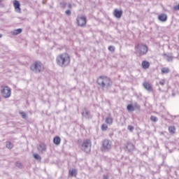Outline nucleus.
<instances>
[{
	"label": "nucleus",
	"mask_w": 179,
	"mask_h": 179,
	"mask_svg": "<svg viewBox=\"0 0 179 179\" xmlns=\"http://www.w3.org/2000/svg\"><path fill=\"white\" fill-rule=\"evenodd\" d=\"M142 68L143 69H149L150 66V63L146 60H144L142 62Z\"/></svg>",
	"instance_id": "obj_16"
},
{
	"label": "nucleus",
	"mask_w": 179,
	"mask_h": 179,
	"mask_svg": "<svg viewBox=\"0 0 179 179\" xmlns=\"http://www.w3.org/2000/svg\"><path fill=\"white\" fill-rule=\"evenodd\" d=\"M135 54H137L139 57H143L146 55L149 51V48L148 45L143 43H137L134 47Z\"/></svg>",
	"instance_id": "obj_4"
},
{
	"label": "nucleus",
	"mask_w": 179,
	"mask_h": 179,
	"mask_svg": "<svg viewBox=\"0 0 179 179\" xmlns=\"http://www.w3.org/2000/svg\"><path fill=\"white\" fill-rule=\"evenodd\" d=\"M53 143H55V145H57V146L59 145H61V138L59 136H55L53 138Z\"/></svg>",
	"instance_id": "obj_19"
},
{
	"label": "nucleus",
	"mask_w": 179,
	"mask_h": 179,
	"mask_svg": "<svg viewBox=\"0 0 179 179\" xmlns=\"http://www.w3.org/2000/svg\"><path fill=\"white\" fill-rule=\"evenodd\" d=\"M37 149L39 153H45L47 152V145L44 143H41L38 145Z\"/></svg>",
	"instance_id": "obj_9"
},
{
	"label": "nucleus",
	"mask_w": 179,
	"mask_h": 179,
	"mask_svg": "<svg viewBox=\"0 0 179 179\" xmlns=\"http://www.w3.org/2000/svg\"><path fill=\"white\" fill-rule=\"evenodd\" d=\"M14 8L17 12H20V3L17 0H15L13 2Z\"/></svg>",
	"instance_id": "obj_15"
},
{
	"label": "nucleus",
	"mask_w": 179,
	"mask_h": 179,
	"mask_svg": "<svg viewBox=\"0 0 179 179\" xmlns=\"http://www.w3.org/2000/svg\"><path fill=\"white\" fill-rule=\"evenodd\" d=\"M0 101H1V98H0Z\"/></svg>",
	"instance_id": "obj_42"
},
{
	"label": "nucleus",
	"mask_w": 179,
	"mask_h": 179,
	"mask_svg": "<svg viewBox=\"0 0 179 179\" xmlns=\"http://www.w3.org/2000/svg\"><path fill=\"white\" fill-rule=\"evenodd\" d=\"M108 50L111 52H114V51H115V47L110 45L108 47Z\"/></svg>",
	"instance_id": "obj_31"
},
{
	"label": "nucleus",
	"mask_w": 179,
	"mask_h": 179,
	"mask_svg": "<svg viewBox=\"0 0 179 179\" xmlns=\"http://www.w3.org/2000/svg\"><path fill=\"white\" fill-rule=\"evenodd\" d=\"M126 149H127L128 152H132L135 150V145H134L132 143L127 142Z\"/></svg>",
	"instance_id": "obj_14"
},
{
	"label": "nucleus",
	"mask_w": 179,
	"mask_h": 179,
	"mask_svg": "<svg viewBox=\"0 0 179 179\" xmlns=\"http://www.w3.org/2000/svg\"><path fill=\"white\" fill-rule=\"evenodd\" d=\"M83 117H85L87 120H90L92 118V114L90 112L87 110V109L84 108L82 112Z\"/></svg>",
	"instance_id": "obj_10"
},
{
	"label": "nucleus",
	"mask_w": 179,
	"mask_h": 179,
	"mask_svg": "<svg viewBox=\"0 0 179 179\" xmlns=\"http://www.w3.org/2000/svg\"><path fill=\"white\" fill-rule=\"evenodd\" d=\"M158 19L160 22H167V15L161 14L158 16Z\"/></svg>",
	"instance_id": "obj_17"
},
{
	"label": "nucleus",
	"mask_w": 179,
	"mask_h": 179,
	"mask_svg": "<svg viewBox=\"0 0 179 179\" xmlns=\"http://www.w3.org/2000/svg\"><path fill=\"white\" fill-rule=\"evenodd\" d=\"M66 15H67V16H71L72 12L71 11V10H67L65 12Z\"/></svg>",
	"instance_id": "obj_34"
},
{
	"label": "nucleus",
	"mask_w": 179,
	"mask_h": 179,
	"mask_svg": "<svg viewBox=\"0 0 179 179\" xmlns=\"http://www.w3.org/2000/svg\"><path fill=\"white\" fill-rule=\"evenodd\" d=\"M68 8H69V9H72V3H69L68 4Z\"/></svg>",
	"instance_id": "obj_38"
},
{
	"label": "nucleus",
	"mask_w": 179,
	"mask_h": 179,
	"mask_svg": "<svg viewBox=\"0 0 179 179\" xmlns=\"http://www.w3.org/2000/svg\"><path fill=\"white\" fill-rule=\"evenodd\" d=\"M127 129H128L129 131H130V132H132V131H134V129H135V127H134V126L129 125V126L127 127Z\"/></svg>",
	"instance_id": "obj_32"
},
{
	"label": "nucleus",
	"mask_w": 179,
	"mask_h": 179,
	"mask_svg": "<svg viewBox=\"0 0 179 179\" xmlns=\"http://www.w3.org/2000/svg\"><path fill=\"white\" fill-rule=\"evenodd\" d=\"M127 110L129 111H135V108H134V106H132L131 104H129L127 106Z\"/></svg>",
	"instance_id": "obj_27"
},
{
	"label": "nucleus",
	"mask_w": 179,
	"mask_h": 179,
	"mask_svg": "<svg viewBox=\"0 0 179 179\" xmlns=\"http://www.w3.org/2000/svg\"><path fill=\"white\" fill-rule=\"evenodd\" d=\"M76 23L80 27H85V26H86V23H87L86 16H78L76 18Z\"/></svg>",
	"instance_id": "obj_8"
},
{
	"label": "nucleus",
	"mask_w": 179,
	"mask_h": 179,
	"mask_svg": "<svg viewBox=\"0 0 179 179\" xmlns=\"http://www.w3.org/2000/svg\"><path fill=\"white\" fill-rule=\"evenodd\" d=\"M150 120L152 121V122H157L159 121V119L156 116H151Z\"/></svg>",
	"instance_id": "obj_29"
},
{
	"label": "nucleus",
	"mask_w": 179,
	"mask_h": 179,
	"mask_svg": "<svg viewBox=\"0 0 179 179\" xmlns=\"http://www.w3.org/2000/svg\"><path fill=\"white\" fill-rule=\"evenodd\" d=\"M134 107H136V108H141V106H139V104H138V103H134Z\"/></svg>",
	"instance_id": "obj_37"
},
{
	"label": "nucleus",
	"mask_w": 179,
	"mask_h": 179,
	"mask_svg": "<svg viewBox=\"0 0 179 179\" xmlns=\"http://www.w3.org/2000/svg\"><path fill=\"white\" fill-rule=\"evenodd\" d=\"M30 69L35 73H40V72H43V71H44V65L40 61L35 62L31 66Z\"/></svg>",
	"instance_id": "obj_5"
},
{
	"label": "nucleus",
	"mask_w": 179,
	"mask_h": 179,
	"mask_svg": "<svg viewBox=\"0 0 179 179\" xmlns=\"http://www.w3.org/2000/svg\"><path fill=\"white\" fill-rule=\"evenodd\" d=\"M101 131H107V129H108V126H107V124H103L101 125Z\"/></svg>",
	"instance_id": "obj_28"
},
{
	"label": "nucleus",
	"mask_w": 179,
	"mask_h": 179,
	"mask_svg": "<svg viewBox=\"0 0 179 179\" xmlns=\"http://www.w3.org/2000/svg\"><path fill=\"white\" fill-rule=\"evenodd\" d=\"M34 157L36 159V160H41V156L38 154H34Z\"/></svg>",
	"instance_id": "obj_30"
},
{
	"label": "nucleus",
	"mask_w": 179,
	"mask_h": 179,
	"mask_svg": "<svg viewBox=\"0 0 179 179\" xmlns=\"http://www.w3.org/2000/svg\"><path fill=\"white\" fill-rule=\"evenodd\" d=\"M6 146L8 149H13V143H12L10 141L6 142Z\"/></svg>",
	"instance_id": "obj_22"
},
{
	"label": "nucleus",
	"mask_w": 179,
	"mask_h": 179,
	"mask_svg": "<svg viewBox=\"0 0 179 179\" xmlns=\"http://www.w3.org/2000/svg\"><path fill=\"white\" fill-rule=\"evenodd\" d=\"M1 94L4 99H9L12 94V90L8 86H1Z\"/></svg>",
	"instance_id": "obj_7"
},
{
	"label": "nucleus",
	"mask_w": 179,
	"mask_h": 179,
	"mask_svg": "<svg viewBox=\"0 0 179 179\" xmlns=\"http://www.w3.org/2000/svg\"><path fill=\"white\" fill-rule=\"evenodd\" d=\"M69 175L71 176V177H73V176H75V177H76V170L73 169L71 171H69Z\"/></svg>",
	"instance_id": "obj_26"
},
{
	"label": "nucleus",
	"mask_w": 179,
	"mask_h": 179,
	"mask_svg": "<svg viewBox=\"0 0 179 179\" xmlns=\"http://www.w3.org/2000/svg\"><path fill=\"white\" fill-rule=\"evenodd\" d=\"M105 122L108 125H112L113 122H114V118L111 116V113H108V117L106 118Z\"/></svg>",
	"instance_id": "obj_13"
},
{
	"label": "nucleus",
	"mask_w": 179,
	"mask_h": 179,
	"mask_svg": "<svg viewBox=\"0 0 179 179\" xmlns=\"http://www.w3.org/2000/svg\"><path fill=\"white\" fill-rule=\"evenodd\" d=\"M122 10L115 9L113 15L115 17H117V19H121V17H122Z\"/></svg>",
	"instance_id": "obj_11"
},
{
	"label": "nucleus",
	"mask_w": 179,
	"mask_h": 179,
	"mask_svg": "<svg viewBox=\"0 0 179 179\" xmlns=\"http://www.w3.org/2000/svg\"><path fill=\"white\" fill-rule=\"evenodd\" d=\"M56 62L61 68H66L71 64V56L68 53L60 54L57 57Z\"/></svg>",
	"instance_id": "obj_1"
},
{
	"label": "nucleus",
	"mask_w": 179,
	"mask_h": 179,
	"mask_svg": "<svg viewBox=\"0 0 179 179\" xmlns=\"http://www.w3.org/2000/svg\"><path fill=\"white\" fill-rule=\"evenodd\" d=\"M15 166L17 167L18 169H23V164L20 162H15Z\"/></svg>",
	"instance_id": "obj_25"
},
{
	"label": "nucleus",
	"mask_w": 179,
	"mask_h": 179,
	"mask_svg": "<svg viewBox=\"0 0 179 179\" xmlns=\"http://www.w3.org/2000/svg\"><path fill=\"white\" fill-rule=\"evenodd\" d=\"M19 114H20L21 117L24 119V120H27V114H26V113L22 112V111H20Z\"/></svg>",
	"instance_id": "obj_24"
},
{
	"label": "nucleus",
	"mask_w": 179,
	"mask_h": 179,
	"mask_svg": "<svg viewBox=\"0 0 179 179\" xmlns=\"http://www.w3.org/2000/svg\"><path fill=\"white\" fill-rule=\"evenodd\" d=\"M111 141L105 139L102 141V146L101 147V152H110V150H111Z\"/></svg>",
	"instance_id": "obj_6"
},
{
	"label": "nucleus",
	"mask_w": 179,
	"mask_h": 179,
	"mask_svg": "<svg viewBox=\"0 0 179 179\" xmlns=\"http://www.w3.org/2000/svg\"><path fill=\"white\" fill-rule=\"evenodd\" d=\"M96 83L103 89H108L110 86H113V81L107 76L99 77Z\"/></svg>",
	"instance_id": "obj_3"
},
{
	"label": "nucleus",
	"mask_w": 179,
	"mask_h": 179,
	"mask_svg": "<svg viewBox=\"0 0 179 179\" xmlns=\"http://www.w3.org/2000/svg\"><path fill=\"white\" fill-rule=\"evenodd\" d=\"M22 31H23V29L19 28V29L13 30L11 33H12L13 36H17V34H20V33H22Z\"/></svg>",
	"instance_id": "obj_20"
},
{
	"label": "nucleus",
	"mask_w": 179,
	"mask_h": 179,
	"mask_svg": "<svg viewBox=\"0 0 179 179\" xmlns=\"http://www.w3.org/2000/svg\"><path fill=\"white\" fill-rule=\"evenodd\" d=\"M161 72L162 73V75H164V73H169L170 72V69L167 68V67H163L161 69Z\"/></svg>",
	"instance_id": "obj_21"
},
{
	"label": "nucleus",
	"mask_w": 179,
	"mask_h": 179,
	"mask_svg": "<svg viewBox=\"0 0 179 179\" xmlns=\"http://www.w3.org/2000/svg\"><path fill=\"white\" fill-rule=\"evenodd\" d=\"M103 179H108V176H107V175H103Z\"/></svg>",
	"instance_id": "obj_39"
},
{
	"label": "nucleus",
	"mask_w": 179,
	"mask_h": 179,
	"mask_svg": "<svg viewBox=\"0 0 179 179\" xmlns=\"http://www.w3.org/2000/svg\"><path fill=\"white\" fill-rule=\"evenodd\" d=\"M173 10H179V3L177 6H173Z\"/></svg>",
	"instance_id": "obj_36"
},
{
	"label": "nucleus",
	"mask_w": 179,
	"mask_h": 179,
	"mask_svg": "<svg viewBox=\"0 0 179 179\" xmlns=\"http://www.w3.org/2000/svg\"><path fill=\"white\" fill-rule=\"evenodd\" d=\"M80 142H82V139H79L78 141V146L80 150L85 152V153H90V152H92V140L86 138L81 144Z\"/></svg>",
	"instance_id": "obj_2"
},
{
	"label": "nucleus",
	"mask_w": 179,
	"mask_h": 179,
	"mask_svg": "<svg viewBox=\"0 0 179 179\" xmlns=\"http://www.w3.org/2000/svg\"><path fill=\"white\" fill-rule=\"evenodd\" d=\"M159 85H161V86H164V85L166 84V80H162L161 81H159Z\"/></svg>",
	"instance_id": "obj_35"
},
{
	"label": "nucleus",
	"mask_w": 179,
	"mask_h": 179,
	"mask_svg": "<svg viewBox=\"0 0 179 179\" xmlns=\"http://www.w3.org/2000/svg\"><path fill=\"white\" fill-rule=\"evenodd\" d=\"M60 6L62 8H66V2H65V1L60 2Z\"/></svg>",
	"instance_id": "obj_33"
},
{
	"label": "nucleus",
	"mask_w": 179,
	"mask_h": 179,
	"mask_svg": "<svg viewBox=\"0 0 179 179\" xmlns=\"http://www.w3.org/2000/svg\"><path fill=\"white\" fill-rule=\"evenodd\" d=\"M143 86L148 92H153V87H152V84L148 82H144L143 83Z\"/></svg>",
	"instance_id": "obj_12"
},
{
	"label": "nucleus",
	"mask_w": 179,
	"mask_h": 179,
	"mask_svg": "<svg viewBox=\"0 0 179 179\" xmlns=\"http://www.w3.org/2000/svg\"><path fill=\"white\" fill-rule=\"evenodd\" d=\"M164 59L168 62H171L173 61V59L174 58L171 55H167V54H164Z\"/></svg>",
	"instance_id": "obj_18"
},
{
	"label": "nucleus",
	"mask_w": 179,
	"mask_h": 179,
	"mask_svg": "<svg viewBox=\"0 0 179 179\" xmlns=\"http://www.w3.org/2000/svg\"><path fill=\"white\" fill-rule=\"evenodd\" d=\"M169 134H176V127L171 126L169 127Z\"/></svg>",
	"instance_id": "obj_23"
},
{
	"label": "nucleus",
	"mask_w": 179,
	"mask_h": 179,
	"mask_svg": "<svg viewBox=\"0 0 179 179\" xmlns=\"http://www.w3.org/2000/svg\"><path fill=\"white\" fill-rule=\"evenodd\" d=\"M4 0H0V2H3Z\"/></svg>",
	"instance_id": "obj_41"
},
{
	"label": "nucleus",
	"mask_w": 179,
	"mask_h": 179,
	"mask_svg": "<svg viewBox=\"0 0 179 179\" xmlns=\"http://www.w3.org/2000/svg\"><path fill=\"white\" fill-rule=\"evenodd\" d=\"M2 37V34H0V38Z\"/></svg>",
	"instance_id": "obj_40"
}]
</instances>
